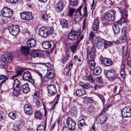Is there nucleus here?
<instances>
[{
    "mask_svg": "<svg viewBox=\"0 0 131 131\" xmlns=\"http://www.w3.org/2000/svg\"><path fill=\"white\" fill-rule=\"evenodd\" d=\"M96 51L95 47L93 46H89L87 49L88 59L89 61L88 65L90 69L93 70L95 67V63L94 61V57L93 53Z\"/></svg>",
    "mask_w": 131,
    "mask_h": 131,
    "instance_id": "nucleus-1",
    "label": "nucleus"
},
{
    "mask_svg": "<svg viewBox=\"0 0 131 131\" xmlns=\"http://www.w3.org/2000/svg\"><path fill=\"white\" fill-rule=\"evenodd\" d=\"M39 35L43 38H46L53 33L54 29L52 27L45 28L44 27L40 28L39 30Z\"/></svg>",
    "mask_w": 131,
    "mask_h": 131,
    "instance_id": "nucleus-2",
    "label": "nucleus"
},
{
    "mask_svg": "<svg viewBox=\"0 0 131 131\" xmlns=\"http://www.w3.org/2000/svg\"><path fill=\"white\" fill-rule=\"evenodd\" d=\"M21 85L20 81L17 79L15 80L14 81L13 88L9 90L10 92L11 93L12 92L14 96L16 97L18 96L20 94V92L19 91H21L20 86Z\"/></svg>",
    "mask_w": 131,
    "mask_h": 131,
    "instance_id": "nucleus-3",
    "label": "nucleus"
},
{
    "mask_svg": "<svg viewBox=\"0 0 131 131\" xmlns=\"http://www.w3.org/2000/svg\"><path fill=\"white\" fill-rule=\"evenodd\" d=\"M106 77L109 80L117 79L119 82H121V79L118 77V75L114 70L110 69L108 70L106 72Z\"/></svg>",
    "mask_w": 131,
    "mask_h": 131,
    "instance_id": "nucleus-4",
    "label": "nucleus"
},
{
    "mask_svg": "<svg viewBox=\"0 0 131 131\" xmlns=\"http://www.w3.org/2000/svg\"><path fill=\"white\" fill-rule=\"evenodd\" d=\"M9 31L11 34L16 36L20 32V30L19 26L16 25L9 27Z\"/></svg>",
    "mask_w": 131,
    "mask_h": 131,
    "instance_id": "nucleus-5",
    "label": "nucleus"
},
{
    "mask_svg": "<svg viewBox=\"0 0 131 131\" xmlns=\"http://www.w3.org/2000/svg\"><path fill=\"white\" fill-rule=\"evenodd\" d=\"M116 12L114 9H111L109 12L104 15V18L107 20L113 21L115 19V15Z\"/></svg>",
    "mask_w": 131,
    "mask_h": 131,
    "instance_id": "nucleus-6",
    "label": "nucleus"
},
{
    "mask_svg": "<svg viewBox=\"0 0 131 131\" xmlns=\"http://www.w3.org/2000/svg\"><path fill=\"white\" fill-rule=\"evenodd\" d=\"M122 117H128L131 116V108L129 107H125L121 111Z\"/></svg>",
    "mask_w": 131,
    "mask_h": 131,
    "instance_id": "nucleus-7",
    "label": "nucleus"
},
{
    "mask_svg": "<svg viewBox=\"0 0 131 131\" xmlns=\"http://www.w3.org/2000/svg\"><path fill=\"white\" fill-rule=\"evenodd\" d=\"M80 33V32H78L74 30H72L69 34V38L71 40H76L78 38Z\"/></svg>",
    "mask_w": 131,
    "mask_h": 131,
    "instance_id": "nucleus-8",
    "label": "nucleus"
},
{
    "mask_svg": "<svg viewBox=\"0 0 131 131\" xmlns=\"http://www.w3.org/2000/svg\"><path fill=\"white\" fill-rule=\"evenodd\" d=\"M22 78L24 80L29 81L32 83H34L35 82L34 80L32 78L30 73L29 71L25 72Z\"/></svg>",
    "mask_w": 131,
    "mask_h": 131,
    "instance_id": "nucleus-9",
    "label": "nucleus"
},
{
    "mask_svg": "<svg viewBox=\"0 0 131 131\" xmlns=\"http://www.w3.org/2000/svg\"><path fill=\"white\" fill-rule=\"evenodd\" d=\"M32 14V13L30 12H23L21 14V17L23 20H31L33 18Z\"/></svg>",
    "mask_w": 131,
    "mask_h": 131,
    "instance_id": "nucleus-10",
    "label": "nucleus"
},
{
    "mask_svg": "<svg viewBox=\"0 0 131 131\" xmlns=\"http://www.w3.org/2000/svg\"><path fill=\"white\" fill-rule=\"evenodd\" d=\"M67 126L72 130H74L75 126V123L74 121L71 118L69 117L66 121Z\"/></svg>",
    "mask_w": 131,
    "mask_h": 131,
    "instance_id": "nucleus-11",
    "label": "nucleus"
},
{
    "mask_svg": "<svg viewBox=\"0 0 131 131\" xmlns=\"http://www.w3.org/2000/svg\"><path fill=\"white\" fill-rule=\"evenodd\" d=\"M104 40L100 37H97L94 40V43L95 45L99 48H100L103 46Z\"/></svg>",
    "mask_w": 131,
    "mask_h": 131,
    "instance_id": "nucleus-12",
    "label": "nucleus"
},
{
    "mask_svg": "<svg viewBox=\"0 0 131 131\" xmlns=\"http://www.w3.org/2000/svg\"><path fill=\"white\" fill-rule=\"evenodd\" d=\"M47 89L49 93L51 95H54L57 92V89L54 85L51 84L48 85Z\"/></svg>",
    "mask_w": 131,
    "mask_h": 131,
    "instance_id": "nucleus-13",
    "label": "nucleus"
},
{
    "mask_svg": "<svg viewBox=\"0 0 131 131\" xmlns=\"http://www.w3.org/2000/svg\"><path fill=\"white\" fill-rule=\"evenodd\" d=\"M7 57L8 56H7L6 58H5L4 55H2L1 57L0 66L1 67L5 69H7L8 68V66L5 65V61H7Z\"/></svg>",
    "mask_w": 131,
    "mask_h": 131,
    "instance_id": "nucleus-14",
    "label": "nucleus"
},
{
    "mask_svg": "<svg viewBox=\"0 0 131 131\" xmlns=\"http://www.w3.org/2000/svg\"><path fill=\"white\" fill-rule=\"evenodd\" d=\"M24 111L26 114L30 115L32 114V109L30 105L27 104H25L24 105Z\"/></svg>",
    "mask_w": 131,
    "mask_h": 131,
    "instance_id": "nucleus-15",
    "label": "nucleus"
},
{
    "mask_svg": "<svg viewBox=\"0 0 131 131\" xmlns=\"http://www.w3.org/2000/svg\"><path fill=\"white\" fill-rule=\"evenodd\" d=\"M107 117L103 114L100 115L97 118L98 122L101 124L104 123L106 121Z\"/></svg>",
    "mask_w": 131,
    "mask_h": 131,
    "instance_id": "nucleus-16",
    "label": "nucleus"
},
{
    "mask_svg": "<svg viewBox=\"0 0 131 131\" xmlns=\"http://www.w3.org/2000/svg\"><path fill=\"white\" fill-rule=\"evenodd\" d=\"M47 76L48 79H51L54 76V72L53 69L49 67L47 69Z\"/></svg>",
    "mask_w": 131,
    "mask_h": 131,
    "instance_id": "nucleus-17",
    "label": "nucleus"
},
{
    "mask_svg": "<svg viewBox=\"0 0 131 131\" xmlns=\"http://www.w3.org/2000/svg\"><path fill=\"white\" fill-rule=\"evenodd\" d=\"M36 44V40L33 38L29 39L27 41V44L28 47H32L35 46Z\"/></svg>",
    "mask_w": 131,
    "mask_h": 131,
    "instance_id": "nucleus-18",
    "label": "nucleus"
},
{
    "mask_svg": "<svg viewBox=\"0 0 131 131\" xmlns=\"http://www.w3.org/2000/svg\"><path fill=\"white\" fill-rule=\"evenodd\" d=\"M82 6H80L79 8L77 9L75 15L74 17V21L75 22L78 21V19L80 18V17L81 16L82 14L81 13V10L82 8Z\"/></svg>",
    "mask_w": 131,
    "mask_h": 131,
    "instance_id": "nucleus-19",
    "label": "nucleus"
},
{
    "mask_svg": "<svg viewBox=\"0 0 131 131\" xmlns=\"http://www.w3.org/2000/svg\"><path fill=\"white\" fill-rule=\"evenodd\" d=\"M63 3L62 2H59L56 5V10L58 12H60L63 10Z\"/></svg>",
    "mask_w": 131,
    "mask_h": 131,
    "instance_id": "nucleus-20",
    "label": "nucleus"
},
{
    "mask_svg": "<svg viewBox=\"0 0 131 131\" xmlns=\"http://www.w3.org/2000/svg\"><path fill=\"white\" fill-rule=\"evenodd\" d=\"M102 64L109 66L112 64V61L109 59L104 58L101 60Z\"/></svg>",
    "mask_w": 131,
    "mask_h": 131,
    "instance_id": "nucleus-21",
    "label": "nucleus"
},
{
    "mask_svg": "<svg viewBox=\"0 0 131 131\" xmlns=\"http://www.w3.org/2000/svg\"><path fill=\"white\" fill-rule=\"evenodd\" d=\"M99 21L97 18L95 19L92 25L93 29L96 31H97L99 27Z\"/></svg>",
    "mask_w": 131,
    "mask_h": 131,
    "instance_id": "nucleus-22",
    "label": "nucleus"
},
{
    "mask_svg": "<svg viewBox=\"0 0 131 131\" xmlns=\"http://www.w3.org/2000/svg\"><path fill=\"white\" fill-rule=\"evenodd\" d=\"M20 89L21 91H22L24 93H27L30 90L27 83H26L22 85Z\"/></svg>",
    "mask_w": 131,
    "mask_h": 131,
    "instance_id": "nucleus-23",
    "label": "nucleus"
},
{
    "mask_svg": "<svg viewBox=\"0 0 131 131\" xmlns=\"http://www.w3.org/2000/svg\"><path fill=\"white\" fill-rule=\"evenodd\" d=\"M21 52L25 55H27L29 53V48L25 46H22L20 48Z\"/></svg>",
    "mask_w": 131,
    "mask_h": 131,
    "instance_id": "nucleus-24",
    "label": "nucleus"
},
{
    "mask_svg": "<svg viewBox=\"0 0 131 131\" xmlns=\"http://www.w3.org/2000/svg\"><path fill=\"white\" fill-rule=\"evenodd\" d=\"M31 55L34 57H40L43 55V54L41 51L35 50L33 51L31 53Z\"/></svg>",
    "mask_w": 131,
    "mask_h": 131,
    "instance_id": "nucleus-25",
    "label": "nucleus"
},
{
    "mask_svg": "<svg viewBox=\"0 0 131 131\" xmlns=\"http://www.w3.org/2000/svg\"><path fill=\"white\" fill-rule=\"evenodd\" d=\"M60 22V24L63 28H69V24L68 21L67 20L63 19L61 20Z\"/></svg>",
    "mask_w": 131,
    "mask_h": 131,
    "instance_id": "nucleus-26",
    "label": "nucleus"
},
{
    "mask_svg": "<svg viewBox=\"0 0 131 131\" xmlns=\"http://www.w3.org/2000/svg\"><path fill=\"white\" fill-rule=\"evenodd\" d=\"M8 8L7 7H4L1 11V14L5 17H8Z\"/></svg>",
    "mask_w": 131,
    "mask_h": 131,
    "instance_id": "nucleus-27",
    "label": "nucleus"
},
{
    "mask_svg": "<svg viewBox=\"0 0 131 131\" xmlns=\"http://www.w3.org/2000/svg\"><path fill=\"white\" fill-rule=\"evenodd\" d=\"M77 95L78 96H82L86 93L85 91L83 89H77L76 92Z\"/></svg>",
    "mask_w": 131,
    "mask_h": 131,
    "instance_id": "nucleus-28",
    "label": "nucleus"
},
{
    "mask_svg": "<svg viewBox=\"0 0 131 131\" xmlns=\"http://www.w3.org/2000/svg\"><path fill=\"white\" fill-rule=\"evenodd\" d=\"M42 47L45 49H49L51 46L50 42L48 41L43 42L42 44Z\"/></svg>",
    "mask_w": 131,
    "mask_h": 131,
    "instance_id": "nucleus-29",
    "label": "nucleus"
},
{
    "mask_svg": "<svg viewBox=\"0 0 131 131\" xmlns=\"http://www.w3.org/2000/svg\"><path fill=\"white\" fill-rule=\"evenodd\" d=\"M80 43V41L79 40H77L76 43V45L73 44L70 46V49L71 51L74 53L76 50L78 45Z\"/></svg>",
    "mask_w": 131,
    "mask_h": 131,
    "instance_id": "nucleus-30",
    "label": "nucleus"
},
{
    "mask_svg": "<svg viewBox=\"0 0 131 131\" xmlns=\"http://www.w3.org/2000/svg\"><path fill=\"white\" fill-rule=\"evenodd\" d=\"M127 40V37L126 34L123 35L118 38V40L119 42H125Z\"/></svg>",
    "mask_w": 131,
    "mask_h": 131,
    "instance_id": "nucleus-31",
    "label": "nucleus"
},
{
    "mask_svg": "<svg viewBox=\"0 0 131 131\" xmlns=\"http://www.w3.org/2000/svg\"><path fill=\"white\" fill-rule=\"evenodd\" d=\"M112 28L114 33L115 34L119 32L120 29L118 24H114L112 26Z\"/></svg>",
    "mask_w": 131,
    "mask_h": 131,
    "instance_id": "nucleus-32",
    "label": "nucleus"
},
{
    "mask_svg": "<svg viewBox=\"0 0 131 131\" xmlns=\"http://www.w3.org/2000/svg\"><path fill=\"white\" fill-rule=\"evenodd\" d=\"M35 117L37 119H41L43 117V115L39 111L36 112L34 114Z\"/></svg>",
    "mask_w": 131,
    "mask_h": 131,
    "instance_id": "nucleus-33",
    "label": "nucleus"
},
{
    "mask_svg": "<svg viewBox=\"0 0 131 131\" xmlns=\"http://www.w3.org/2000/svg\"><path fill=\"white\" fill-rule=\"evenodd\" d=\"M101 71V69L99 67H96L94 70L93 73V74L96 75H99Z\"/></svg>",
    "mask_w": 131,
    "mask_h": 131,
    "instance_id": "nucleus-34",
    "label": "nucleus"
},
{
    "mask_svg": "<svg viewBox=\"0 0 131 131\" xmlns=\"http://www.w3.org/2000/svg\"><path fill=\"white\" fill-rule=\"evenodd\" d=\"M95 37V36L93 32H91L89 34V40L93 43L94 42L95 39H96Z\"/></svg>",
    "mask_w": 131,
    "mask_h": 131,
    "instance_id": "nucleus-35",
    "label": "nucleus"
},
{
    "mask_svg": "<svg viewBox=\"0 0 131 131\" xmlns=\"http://www.w3.org/2000/svg\"><path fill=\"white\" fill-rule=\"evenodd\" d=\"M96 109L94 106L92 105H90L88 107V111L89 112L91 113H93L94 112Z\"/></svg>",
    "mask_w": 131,
    "mask_h": 131,
    "instance_id": "nucleus-36",
    "label": "nucleus"
},
{
    "mask_svg": "<svg viewBox=\"0 0 131 131\" xmlns=\"http://www.w3.org/2000/svg\"><path fill=\"white\" fill-rule=\"evenodd\" d=\"M102 130L104 131H106L108 130H110L111 128V126L110 125H108L105 124L102 125L101 126Z\"/></svg>",
    "mask_w": 131,
    "mask_h": 131,
    "instance_id": "nucleus-37",
    "label": "nucleus"
},
{
    "mask_svg": "<svg viewBox=\"0 0 131 131\" xmlns=\"http://www.w3.org/2000/svg\"><path fill=\"white\" fill-rule=\"evenodd\" d=\"M14 14V12L13 10H11L9 8V19H10V20L13 21L14 20V17H12L10 18V17L13 16Z\"/></svg>",
    "mask_w": 131,
    "mask_h": 131,
    "instance_id": "nucleus-38",
    "label": "nucleus"
},
{
    "mask_svg": "<svg viewBox=\"0 0 131 131\" xmlns=\"http://www.w3.org/2000/svg\"><path fill=\"white\" fill-rule=\"evenodd\" d=\"M85 123L84 120V119H82L79 121L78 123V126L81 129V127L85 125Z\"/></svg>",
    "mask_w": 131,
    "mask_h": 131,
    "instance_id": "nucleus-39",
    "label": "nucleus"
},
{
    "mask_svg": "<svg viewBox=\"0 0 131 131\" xmlns=\"http://www.w3.org/2000/svg\"><path fill=\"white\" fill-rule=\"evenodd\" d=\"M104 46L105 48H107L109 47L112 46L113 43L111 41H107L104 40Z\"/></svg>",
    "mask_w": 131,
    "mask_h": 131,
    "instance_id": "nucleus-40",
    "label": "nucleus"
},
{
    "mask_svg": "<svg viewBox=\"0 0 131 131\" xmlns=\"http://www.w3.org/2000/svg\"><path fill=\"white\" fill-rule=\"evenodd\" d=\"M72 66L73 64L70 63L65 69V70L66 71V74H67L69 73V71L72 68Z\"/></svg>",
    "mask_w": 131,
    "mask_h": 131,
    "instance_id": "nucleus-41",
    "label": "nucleus"
},
{
    "mask_svg": "<svg viewBox=\"0 0 131 131\" xmlns=\"http://www.w3.org/2000/svg\"><path fill=\"white\" fill-rule=\"evenodd\" d=\"M5 79L4 80L2 81L1 83L0 84V86H1L2 84L5 82V81L8 79L7 77L4 75H1L0 76V79L2 80Z\"/></svg>",
    "mask_w": 131,
    "mask_h": 131,
    "instance_id": "nucleus-42",
    "label": "nucleus"
},
{
    "mask_svg": "<svg viewBox=\"0 0 131 131\" xmlns=\"http://www.w3.org/2000/svg\"><path fill=\"white\" fill-rule=\"evenodd\" d=\"M122 16L127 17L128 16L127 12L126 9H124L121 10Z\"/></svg>",
    "mask_w": 131,
    "mask_h": 131,
    "instance_id": "nucleus-43",
    "label": "nucleus"
},
{
    "mask_svg": "<svg viewBox=\"0 0 131 131\" xmlns=\"http://www.w3.org/2000/svg\"><path fill=\"white\" fill-rule=\"evenodd\" d=\"M125 69H121L120 72V75L122 78L125 80V79L126 75L125 72Z\"/></svg>",
    "mask_w": 131,
    "mask_h": 131,
    "instance_id": "nucleus-44",
    "label": "nucleus"
},
{
    "mask_svg": "<svg viewBox=\"0 0 131 131\" xmlns=\"http://www.w3.org/2000/svg\"><path fill=\"white\" fill-rule=\"evenodd\" d=\"M85 102L87 103H92L93 102V100L90 97H85Z\"/></svg>",
    "mask_w": 131,
    "mask_h": 131,
    "instance_id": "nucleus-45",
    "label": "nucleus"
},
{
    "mask_svg": "<svg viewBox=\"0 0 131 131\" xmlns=\"http://www.w3.org/2000/svg\"><path fill=\"white\" fill-rule=\"evenodd\" d=\"M69 4L73 6H76L78 5V2L77 0H70Z\"/></svg>",
    "mask_w": 131,
    "mask_h": 131,
    "instance_id": "nucleus-46",
    "label": "nucleus"
},
{
    "mask_svg": "<svg viewBox=\"0 0 131 131\" xmlns=\"http://www.w3.org/2000/svg\"><path fill=\"white\" fill-rule=\"evenodd\" d=\"M127 18L122 16L121 19L118 21V23L120 24L122 23H126V19Z\"/></svg>",
    "mask_w": 131,
    "mask_h": 131,
    "instance_id": "nucleus-47",
    "label": "nucleus"
},
{
    "mask_svg": "<svg viewBox=\"0 0 131 131\" xmlns=\"http://www.w3.org/2000/svg\"><path fill=\"white\" fill-rule=\"evenodd\" d=\"M70 56L69 55H66L61 60V61L63 64H65L68 59Z\"/></svg>",
    "mask_w": 131,
    "mask_h": 131,
    "instance_id": "nucleus-48",
    "label": "nucleus"
},
{
    "mask_svg": "<svg viewBox=\"0 0 131 131\" xmlns=\"http://www.w3.org/2000/svg\"><path fill=\"white\" fill-rule=\"evenodd\" d=\"M21 126L19 124H17L13 126V129L15 131H19Z\"/></svg>",
    "mask_w": 131,
    "mask_h": 131,
    "instance_id": "nucleus-49",
    "label": "nucleus"
},
{
    "mask_svg": "<svg viewBox=\"0 0 131 131\" xmlns=\"http://www.w3.org/2000/svg\"><path fill=\"white\" fill-rule=\"evenodd\" d=\"M22 72V70H18L16 72L17 74L14 76H12V78H10V80L12 79L14 80L15 78L17 77L20 75L21 74Z\"/></svg>",
    "mask_w": 131,
    "mask_h": 131,
    "instance_id": "nucleus-50",
    "label": "nucleus"
},
{
    "mask_svg": "<svg viewBox=\"0 0 131 131\" xmlns=\"http://www.w3.org/2000/svg\"><path fill=\"white\" fill-rule=\"evenodd\" d=\"M9 116L11 118L13 119H14L16 118L15 114L12 112L9 113Z\"/></svg>",
    "mask_w": 131,
    "mask_h": 131,
    "instance_id": "nucleus-51",
    "label": "nucleus"
},
{
    "mask_svg": "<svg viewBox=\"0 0 131 131\" xmlns=\"http://www.w3.org/2000/svg\"><path fill=\"white\" fill-rule=\"evenodd\" d=\"M9 63L11 62L13 60V57L12 55V53L10 52L9 53Z\"/></svg>",
    "mask_w": 131,
    "mask_h": 131,
    "instance_id": "nucleus-52",
    "label": "nucleus"
},
{
    "mask_svg": "<svg viewBox=\"0 0 131 131\" xmlns=\"http://www.w3.org/2000/svg\"><path fill=\"white\" fill-rule=\"evenodd\" d=\"M86 78L87 80L89 81L91 83H92L94 81L93 79L90 75L86 77Z\"/></svg>",
    "mask_w": 131,
    "mask_h": 131,
    "instance_id": "nucleus-53",
    "label": "nucleus"
},
{
    "mask_svg": "<svg viewBox=\"0 0 131 131\" xmlns=\"http://www.w3.org/2000/svg\"><path fill=\"white\" fill-rule=\"evenodd\" d=\"M83 16L85 17H86L87 16V8L86 6L85 5V6L83 8Z\"/></svg>",
    "mask_w": 131,
    "mask_h": 131,
    "instance_id": "nucleus-54",
    "label": "nucleus"
},
{
    "mask_svg": "<svg viewBox=\"0 0 131 131\" xmlns=\"http://www.w3.org/2000/svg\"><path fill=\"white\" fill-rule=\"evenodd\" d=\"M75 10L74 9L71 8L69 9V14L70 16H71L72 15L73 12Z\"/></svg>",
    "mask_w": 131,
    "mask_h": 131,
    "instance_id": "nucleus-55",
    "label": "nucleus"
},
{
    "mask_svg": "<svg viewBox=\"0 0 131 131\" xmlns=\"http://www.w3.org/2000/svg\"><path fill=\"white\" fill-rule=\"evenodd\" d=\"M42 18L45 21L46 20H47L48 19V17L47 16V15L46 14L44 15H43L42 17Z\"/></svg>",
    "mask_w": 131,
    "mask_h": 131,
    "instance_id": "nucleus-56",
    "label": "nucleus"
},
{
    "mask_svg": "<svg viewBox=\"0 0 131 131\" xmlns=\"http://www.w3.org/2000/svg\"><path fill=\"white\" fill-rule=\"evenodd\" d=\"M98 96L101 100L103 103L105 102V99L104 98V97L102 95L100 94H99Z\"/></svg>",
    "mask_w": 131,
    "mask_h": 131,
    "instance_id": "nucleus-57",
    "label": "nucleus"
},
{
    "mask_svg": "<svg viewBox=\"0 0 131 131\" xmlns=\"http://www.w3.org/2000/svg\"><path fill=\"white\" fill-rule=\"evenodd\" d=\"M44 129H45V128H44V127L43 125H40L38 127L37 130H41L42 129L43 131H44Z\"/></svg>",
    "mask_w": 131,
    "mask_h": 131,
    "instance_id": "nucleus-58",
    "label": "nucleus"
},
{
    "mask_svg": "<svg viewBox=\"0 0 131 131\" xmlns=\"http://www.w3.org/2000/svg\"><path fill=\"white\" fill-rule=\"evenodd\" d=\"M126 28L125 27H124L122 29L121 32L123 34V35L126 34Z\"/></svg>",
    "mask_w": 131,
    "mask_h": 131,
    "instance_id": "nucleus-59",
    "label": "nucleus"
},
{
    "mask_svg": "<svg viewBox=\"0 0 131 131\" xmlns=\"http://www.w3.org/2000/svg\"><path fill=\"white\" fill-rule=\"evenodd\" d=\"M125 63L124 61H122V65L121 66V69H125Z\"/></svg>",
    "mask_w": 131,
    "mask_h": 131,
    "instance_id": "nucleus-60",
    "label": "nucleus"
},
{
    "mask_svg": "<svg viewBox=\"0 0 131 131\" xmlns=\"http://www.w3.org/2000/svg\"><path fill=\"white\" fill-rule=\"evenodd\" d=\"M90 85L89 84L85 83L84 84L83 87V88L87 89L90 88Z\"/></svg>",
    "mask_w": 131,
    "mask_h": 131,
    "instance_id": "nucleus-61",
    "label": "nucleus"
},
{
    "mask_svg": "<svg viewBox=\"0 0 131 131\" xmlns=\"http://www.w3.org/2000/svg\"><path fill=\"white\" fill-rule=\"evenodd\" d=\"M70 129H69L68 127L66 126L64 127H63L62 129V131H71Z\"/></svg>",
    "mask_w": 131,
    "mask_h": 131,
    "instance_id": "nucleus-62",
    "label": "nucleus"
},
{
    "mask_svg": "<svg viewBox=\"0 0 131 131\" xmlns=\"http://www.w3.org/2000/svg\"><path fill=\"white\" fill-rule=\"evenodd\" d=\"M59 94H58L57 95V96H56L55 97V99H56V101L54 104L56 105V104L58 103V101H59Z\"/></svg>",
    "mask_w": 131,
    "mask_h": 131,
    "instance_id": "nucleus-63",
    "label": "nucleus"
},
{
    "mask_svg": "<svg viewBox=\"0 0 131 131\" xmlns=\"http://www.w3.org/2000/svg\"><path fill=\"white\" fill-rule=\"evenodd\" d=\"M86 19L85 18H84L83 20V29H84L85 28V25L86 24Z\"/></svg>",
    "mask_w": 131,
    "mask_h": 131,
    "instance_id": "nucleus-64",
    "label": "nucleus"
}]
</instances>
